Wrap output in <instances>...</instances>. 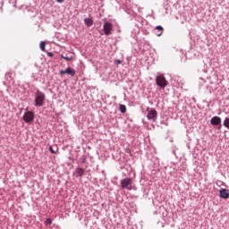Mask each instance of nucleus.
<instances>
[{
	"instance_id": "obj_1",
	"label": "nucleus",
	"mask_w": 229,
	"mask_h": 229,
	"mask_svg": "<svg viewBox=\"0 0 229 229\" xmlns=\"http://www.w3.org/2000/svg\"><path fill=\"white\" fill-rule=\"evenodd\" d=\"M46 101V93L37 89L35 93L34 106H42Z\"/></svg>"
},
{
	"instance_id": "obj_2",
	"label": "nucleus",
	"mask_w": 229,
	"mask_h": 229,
	"mask_svg": "<svg viewBox=\"0 0 229 229\" xmlns=\"http://www.w3.org/2000/svg\"><path fill=\"white\" fill-rule=\"evenodd\" d=\"M156 85L161 89H165L167 85H169V82H167V80H165L164 75H157L156 77Z\"/></svg>"
},
{
	"instance_id": "obj_3",
	"label": "nucleus",
	"mask_w": 229,
	"mask_h": 229,
	"mask_svg": "<svg viewBox=\"0 0 229 229\" xmlns=\"http://www.w3.org/2000/svg\"><path fill=\"white\" fill-rule=\"evenodd\" d=\"M22 120L26 124H31L35 121V113L33 111H27L22 116Z\"/></svg>"
},
{
	"instance_id": "obj_4",
	"label": "nucleus",
	"mask_w": 229,
	"mask_h": 229,
	"mask_svg": "<svg viewBox=\"0 0 229 229\" xmlns=\"http://www.w3.org/2000/svg\"><path fill=\"white\" fill-rule=\"evenodd\" d=\"M131 183H133V180L131 178L126 177L121 180L120 186L122 189L131 191Z\"/></svg>"
},
{
	"instance_id": "obj_5",
	"label": "nucleus",
	"mask_w": 229,
	"mask_h": 229,
	"mask_svg": "<svg viewBox=\"0 0 229 229\" xmlns=\"http://www.w3.org/2000/svg\"><path fill=\"white\" fill-rule=\"evenodd\" d=\"M103 30L105 35L108 37L109 35H112V30H114V25L112 24V22L107 21L104 24Z\"/></svg>"
},
{
	"instance_id": "obj_6",
	"label": "nucleus",
	"mask_w": 229,
	"mask_h": 229,
	"mask_svg": "<svg viewBox=\"0 0 229 229\" xmlns=\"http://www.w3.org/2000/svg\"><path fill=\"white\" fill-rule=\"evenodd\" d=\"M157 117H158V113L155 109H150L147 114V119L153 121V123L157 121Z\"/></svg>"
},
{
	"instance_id": "obj_7",
	"label": "nucleus",
	"mask_w": 229,
	"mask_h": 229,
	"mask_svg": "<svg viewBox=\"0 0 229 229\" xmlns=\"http://www.w3.org/2000/svg\"><path fill=\"white\" fill-rule=\"evenodd\" d=\"M219 196L222 198V199H228L229 198V190L221 188L219 190Z\"/></svg>"
},
{
	"instance_id": "obj_8",
	"label": "nucleus",
	"mask_w": 229,
	"mask_h": 229,
	"mask_svg": "<svg viewBox=\"0 0 229 229\" xmlns=\"http://www.w3.org/2000/svg\"><path fill=\"white\" fill-rule=\"evenodd\" d=\"M83 174H85V168H81V167L78 166L75 169V176H76V178H81L83 176Z\"/></svg>"
},
{
	"instance_id": "obj_9",
	"label": "nucleus",
	"mask_w": 229,
	"mask_h": 229,
	"mask_svg": "<svg viewBox=\"0 0 229 229\" xmlns=\"http://www.w3.org/2000/svg\"><path fill=\"white\" fill-rule=\"evenodd\" d=\"M154 33L157 35V37H162V33H164V27H162V25H157L154 29Z\"/></svg>"
},
{
	"instance_id": "obj_10",
	"label": "nucleus",
	"mask_w": 229,
	"mask_h": 229,
	"mask_svg": "<svg viewBox=\"0 0 229 229\" xmlns=\"http://www.w3.org/2000/svg\"><path fill=\"white\" fill-rule=\"evenodd\" d=\"M212 126H219L221 124V117L219 116H213L210 120Z\"/></svg>"
},
{
	"instance_id": "obj_11",
	"label": "nucleus",
	"mask_w": 229,
	"mask_h": 229,
	"mask_svg": "<svg viewBox=\"0 0 229 229\" xmlns=\"http://www.w3.org/2000/svg\"><path fill=\"white\" fill-rule=\"evenodd\" d=\"M65 72L69 76H72V78H73V76H76V70L71 68V66L65 69Z\"/></svg>"
},
{
	"instance_id": "obj_12",
	"label": "nucleus",
	"mask_w": 229,
	"mask_h": 229,
	"mask_svg": "<svg viewBox=\"0 0 229 229\" xmlns=\"http://www.w3.org/2000/svg\"><path fill=\"white\" fill-rule=\"evenodd\" d=\"M84 24L86 26H88V28H90V26H92V24H94V21H92V18H85Z\"/></svg>"
},
{
	"instance_id": "obj_13",
	"label": "nucleus",
	"mask_w": 229,
	"mask_h": 229,
	"mask_svg": "<svg viewBox=\"0 0 229 229\" xmlns=\"http://www.w3.org/2000/svg\"><path fill=\"white\" fill-rule=\"evenodd\" d=\"M119 110H120L121 114H126V106L121 104L120 107H119Z\"/></svg>"
},
{
	"instance_id": "obj_14",
	"label": "nucleus",
	"mask_w": 229,
	"mask_h": 229,
	"mask_svg": "<svg viewBox=\"0 0 229 229\" xmlns=\"http://www.w3.org/2000/svg\"><path fill=\"white\" fill-rule=\"evenodd\" d=\"M224 126L225 128H227V130H229V117H225V119L224 120Z\"/></svg>"
},
{
	"instance_id": "obj_15",
	"label": "nucleus",
	"mask_w": 229,
	"mask_h": 229,
	"mask_svg": "<svg viewBox=\"0 0 229 229\" xmlns=\"http://www.w3.org/2000/svg\"><path fill=\"white\" fill-rule=\"evenodd\" d=\"M80 162H81V164H87V155H83V156L80 158Z\"/></svg>"
},
{
	"instance_id": "obj_16",
	"label": "nucleus",
	"mask_w": 229,
	"mask_h": 229,
	"mask_svg": "<svg viewBox=\"0 0 229 229\" xmlns=\"http://www.w3.org/2000/svg\"><path fill=\"white\" fill-rule=\"evenodd\" d=\"M39 47L41 51H46V43L44 41H41L39 44Z\"/></svg>"
},
{
	"instance_id": "obj_17",
	"label": "nucleus",
	"mask_w": 229,
	"mask_h": 229,
	"mask_svg": "<svg viewBox=\"0 0 229 229\" xmlns=\"http://www.w3.org/2000/svg\"><path fill=\"white\" fill-rule=\"evenodd\" d=\"M49 225H53V219H51V218H47V219L45 221V225H46V226H49Z\"/></svg>"
},
{
	"instance_id": "obj_18",
	"label": "nucleus",
	"mask_w": 229,
	"mask_h": 229,
	"mask_svg": "<svg viewBox=\"0 0 229 229\" xmlns=\"http://www.w3.org/2000/svg\"><path fill=\"white\" fill-rule=\"evenodd\" d=\"M16 4H17V0H9V4H12L13 8L17 7Z\"/></svg>"
},
{
	"instance_id": "obj_19",
	"label": "nucleus",
	"mask_w": 229,
	"mask_h": 229,
	"mask_svg": "<svg viewBox=\"0 0 229 229\" xmlns=\"http://www.w3.org/2000/svg\"><path fill=\"white\" fill-rule=\"evenodd\" d=\"M62 58L66 60V62H71V60H72V56L62 55Z\"/></svg>"
},
{
	"instance_id": "obj_20",
	"label": "nucleus",
	"mask_w": 229,
	"mask_h": 229,
	"mask_svg": "<svg viewBox=\"0 0 229 229\" xmlns=\"http://www.w3.org/2000/svg\"><path fill=\"white\" fill-rule=\"evenodd\" d=\"M48 151H50V153H52V155H56V151L55 149H53V146H50L48 148Z\"/></svg>"
},
{
	"instance_id": "obj_21",
	"label": "nucleus",
	"mask_w": 229,
	"mask_h": 229,
	"mask_svg": "<svg viewBox=\"0 0 229 229\" xmlns=\"http://www.w3.org/2000/svg\"><path fill=\"white\" fill-rule=\"evenodd\" d=\"M114 64H115L116 65H121V64H123V61H121V59H115V60H114Z\"/></svg>"
},
{
	"instance_id": "obj_22",
	"label": "nucleus",
	"mask_w": 229,
	"mask_h": 229,
	"mask_svg": "<svg viewBox=\"0 0 229 229\" xmlns=\"http://www.w3.org/2000/svg\"><path fill=\"white\" fill-rule=\"evenodd\" d=\"M4 2H0V13H3V6H4Z\"/></svg>"
},
{
	"instance_id": "obj_23",
	"label": "nucleus",
	"mask_w": 229,
	"mask_h": 229,
	"mask_svg": "<svg viewBox=\"0 0 229 229\" xmlns=\"http://www.w3.org/2000/svg\"><path fill=\"white\" fill-rule=\"evenodd\" d=\"M59 74H60V76H64V74H66L65 70H61V71L59 72Z\"/></svg>"
},
{
	"instance_id": "obj_24",
	"label": "nucleus",
	"mask_w": 229,
	"mask_h": 229,
	"mask_svg": "<svg viewBox=\"0 0 229 229\" xmlns=\"http://www.w3.org/2000/svg\"><path fill=\"white\" fill-rule=\"evenodd\" d=\"M173 80H182V77H180V76H174V77L173 78Z\"/></svg>"
},
{
	"instance_id": "obj_25",
	"label": "nucleus",
	"mask_w": 229,
	"mask_h": 229,
	"mask_svg": "<svg viewBox=\"0 0 229 229\" xmlns=\"http://www.w3.org/2000/svg\"><path fill=\"white\" fill-rule=\"evenodd\" d=\"M55 1H56V3L62 4V3H64V1H65V0H55Z\"/></svg>"
},
{
	"instance_id": "obj_26",
	"label": "nucleus",
	"mask_w": 229,
	"mask_h": 229,
	"mask_svg": "<svg viewBox=\"0 0 229 229\" xmlns=\"http://www.w3.org/2000/svg\"><path fill=\"white\" fill-rule=\"evenodd\" d=\"M47 55H48V56H53V53L49 52V53L47 54Z\"/></svg>"
},
{
	"instance_id": "obj_27",
	"label": "nucleus",
	"mask_w": 229,
	"mask_h": 229,
	"mask_svg": "<svg viewBox=\"0 0 229 229\" xmlns=\"http://www.w3.org/2000/svg\"><path fill=\"white\" fill-rule=\"evenodd\" d=\"M32 81H38V79H32Z\"/></svg>"
},
{
	"instance_id": "obj_28",
	"label": "nucleus",
	"mask_w": 229,
	"mask_h": 229,
	"mask_svg": "<svg viewBox=\"0 0 229 229\" xmlns=\"http://www.w3.org/2000/svg\"><path fill=\"white\" fill-rule=\"evenodd\" d=\"M173 154L175 155V151L174 150L173 151Z\"/></svg>"
},
{
	"instance_id": "obj_29",
	"label": "nucleus",
	"mask_w": 229,
	"mask_h": 229,
	"mask_svg": "<svg viewBox=\"0 0 229 229\" xmlns=\"http://www.w3.org/2000/svg\"><path fill=\"white\" fill-rule=\"evenodd\" d=\"M228 90H229V88H228Z\"/></svg>"
}]
</instances>
